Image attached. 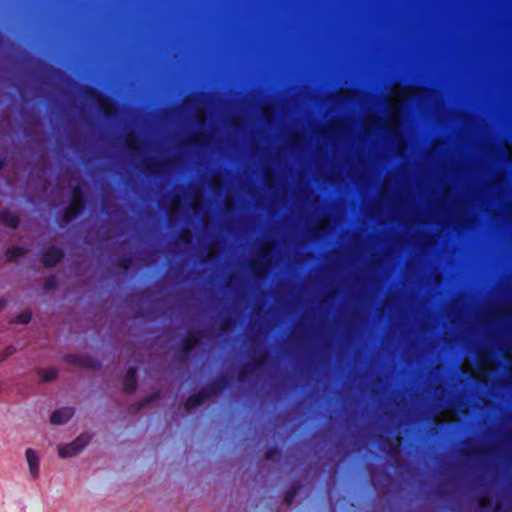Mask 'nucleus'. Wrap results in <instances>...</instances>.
<instances>
[{
  "label": "nucleus",
  "mask_w": 512,
  "mask_h": 512,
  "mask_svg": "<svg viewBox=\"0 0 512 512\" xmlns=\"http://www.w3.org/2000/svg\"><path fill=\"white\" fill-rule=\"evenodd\" d=\"M86 205V196L83 187L79 184L71 188V201L64 209L62 217L66 223L77 218Z\"/></svg>",
  "instance_id": "f03ea898"
},
{
  "label": "nucleus",
  "mask_w": 512,
  "mask_h": 512,
  "mask_svg": "<svg viewBox=\"0 0 512 512\" xmlns=\"http://www.w3.org/2000/svg\"><path fill=\"white\" fill-rule=\"evenodd\" d=\"M125 142H126L128 149L131 152L135 153L140 150L141 141L139 140L138 136H136L135 134H132V133L128 134Z\"/></svg>",
  "instance_id": "a211bd4d"
},
{
  "label": "nucleus",
  "mask_w": 512,
  "mask_h": 512,
  "mask_svg": "<svg viewBox=\"0 0 512 512\" xmlns=\"http://www.w3.org/2000/svg\"><path fill=\"white\" fill-rule=\"evenodd\" d=\"M498 509H499V506H498V505H496V507H495V509H494V512H497V511H498Z\"/></svg>",
  "instance_id": "473e14b6"
},
{
  "label": "nucleus",
  "mask_w": 512,
  "mask_h": 512,
  "mask_svg": "<svg viewBox=\"0 0 512 512\" xmlns=\"http://www.w3.org/2000/svg\"><path fill=\"white\" fill-rule=\"evenodd\" d=\"M478 505H479V508L481 510H484L485 508L490 506V501L487 500L484 496H480L479 497V501H478Z\"/></svg>",
  "instance_id": "cd10ccee"
},
{
  "label": "nucleus",
  "mask_w": 512,
  "mask_h": 512,
  "mask_svg": "<svg viewBox=\"0 0 512 512\" xmlns=\"http://www.w3.org/2000/svg\"><path fill=\"white\" fill-rule=\"evenodd\" d=\"M259 256L261 261L252 260L249 262V268L256 276H259L261 272L266 268L265 262L270 261L272 258L271 254L265 248L260 250Z\"/></svg>",
  "instance_id": "9d476101"
},
{
  "label": "nucleus",
  "mask_w": 512,
  "mask_h": 512,
  "mask_svg": "<svg viewBox=\"0 0 512 512\" xmlns=\"http://www.w3.org/2000/svg\"><path fill=\"white\" fill-rule=\"evenodd\" d=\"M40 373L43 382H51L57 378L58 370L54 367H51L46 370H40Z\"/></svg>",
  "instance_id": "6ab92c4d"
},
{
  "label": "nucleus",
  "mask_w": 512,
  "mask_h": 512,
  "mask_svg": "<svg viewBox=\"0 0 512 512\" xmlns=\"http://www.w3.org/2000/svg\"><path fill=\"white\" fill-rule=\"evenodd\" d=\"M84 95L89 101L97 105L99 111L106 119H113L118 114V103L95 87L87 86Z\"/></svg>",
  "instance_id": "f257e3e1"
},
{
  "label": "nucleus",
  "mask_w": 512,
  "mask_h": 512,
  "mask_svg": "<svg viewBox=\"0 0 512 512\" xmlns=\"http://www.w3.org/2000/svg\"><path fill=\"white\" fill-rule=\"evenodd\" d=\"M209 396L207 395L206 391H204V388H202L199 392L191 394L185 401V409L191 410L196 407H199L202 405Z\"/></svg>",
  "instance_id": "f8f14e48"
},
{
  "label": "nucleus",
  "mask_w": 512,
  "mask_h": 512,
  "mask_svg": "<svg viewBox=\"0 0 512 512\" xmlns=\"http://www.w3.org/2000/svg\"><path fill=\"white\" fill-rule=\"evenodd\" d=\"M64 361L84 368L96 369L98 367L97 360L86 355L67 354L64 356Z\"/></svg>",
  "instance_id": "0eeeda50"
},
{
  "label": "nucleus",
  "mask_w": 512,
  "mask_h": 512,
  "mask_svg": "<svg viewBox=\"0 0 512 512\" xmlns=\"http://www.w3.org/2000/svg\"><path fill=\"white\" fill-rule=\"evenodd\" d=\"M137 388V368L132 366L126 371L123 381V389L127 394L133 393Z\"/></svg>",
  "instance_id": "9b49d317"
},
{
  "label": "nucleus",
  "mask_w": 512,
  "mask_h": 512,
  "mask_svg": "<svg viewBox=\"0 0 512 512\" xmlns=\"http://www.w3.org/2000/svg\"><path fill=\"white\" fill-rule=\"evenodd\" d=\"M165 166V162H159L154 159H150L146 162V168L151 174H158L159 170Z\"/></svg>",
  "instance_id": "aec40b11"
},
{
  "label": "nucleus",
  "mask_w": 512,
  "mask_h": 512,
  "mask_svg": "<svg viewBox=\"0 0 512 512\" xmlns=\"http://www.w3.org/2000/svg\"><path fill=\"white\" fill-rule=\"evenodd\" d=\"M91 435L83 433L74 439L71 443L59 445L58 454L61 458H69L80 453L90 442Z\"/></svg>",
  "instance_id": "7ed1b4c3"
},
{
  "label": "nucleus",
  "mask_w": 512,
  "mask_h": 512,
  "mask_svg": "<svg viewBox=\"0 0 512 512\" xmlns=\"http://www.w3.org/2000/svg\"><path fill=\"white\" fill-rule=\"evenodd\" d=\"M203 333L200 330H189L181 339L180 354L182 358H187L194 347L200 342Z\"/></svg>",
  "instance_id": "20e7f679"
},
{
  "label": "nucleus",
  "mask_w": 512,
  "mask_h": 512,
  "mask_svg": "<svg viewBox=\"0 0 512 512\" xmlns=\"http://www.w3.org/2000/svg\"><path fill=\"white\" fill-rule=\"evenodd\" d=\"M6 304H7L6 299L0 298V310L3 309Z\"/></svg>",
  "instance_id": "c756f323"
},
{
  "label": "nucleus",
  "mask_w": 512,
  "mask_h": 512,
  "mask_svg": "<svg viewBox=\"0 0 512 512\" xmlns=\"http://www.w3.org/2000/svg\"><path fill=\"white\" fill-rule=\"evenodd\" d=\"M75 410L72 407H61L53 411L50 416V422L53 425H62L67 423L74 415Z\"/></svg>",
  "instance_id": "1a4fd4ad"
},
{
  "label": "nucleus",
  "mask_w": 512,
  "mask_h": 512,
  "mask_svg": "<svg viewBox=\"0 0 512 512\" xmlns=\"http://www.w3.org/2000/svg\"><path fill=\"white\" fill-rule=\"evenodd\" d=\"M229 385L230 378L227 375H220L203 388L204 391H206L207 395L210 397L219 394L220 392L228 388Z\"/></svg>",
  "instance_id": "6e6552de"
},
{
  "label": "nucleus",
  "mask_w": 512,
  "mask_h": 512,
  "mask_svg": "<svg viewBox=\"0 0 512 512\" xmlns=\"http://www.w3.org/2000/svg\"><path fill=\"white\" fill-rule=\"evenodd\" d=\"M5 164H6V159L5 158H0V171L3 169Z\"/></svg>",
  "instance_id": "7c9ffc66"
},
{
  "label": "nucleus",
  "mask_w": 512,
  "mask_h": 512,
  "mask_svg": "<svg viewBox=\"0 0 512 512\" xmlns=\"http://www.w3.org/2000/svg\"><path fill=\"white\" fill-rule=\"evenodd\" d=\"M172 201L173 202L180 201V197L179 196H175V197H173Z\"/></svg>",
  "instance_id": "2f4dec72"
},
{
  "label": "nucleus",
  "mask_w": 512,
  "mask_h": 512,
  "mask_svg": "<svg viewBox=\"0 0 512 512\" xmlns=\"http://www.w3.org/2000/svg\"><path fill=\"white\" fill-rule=\"evenodd\" d=\"M132 258L130 256H122L117 259L116 265L122 270H128L132 265Z\"/></svg>",
  "instance_id": "412c9836"
},
{
  "label": "nucleus",
  "mask_w": 512,
  "mask_h": 512,
  "mask_svg": "<svg viewBox=\"0 0 512 512\" xmlns=\"http://www.w3.org/2000/svg\"><path fill=\"white\" fill-rule=\"evenodd\" d=\"M16 352V348L13 345H8L4 348V350L0 353V362L5 361L7 358L12 356Z\"/></svg>",
  "instance_id": "5701e85b"
},
{
  "label": "nucleus",
  "mask_w": 512,
  "mask_h": 512,
  "mask_svg": "<svg viewBox=\"0 0 512 512\" xmlns=\"http://www.w3.org/2000/svg\"><path fill=\"white\" fill-rule=\"evenodd\" d=\"M64 256V251L61 248L57 246H50L41 253L40 260L45 268L50 269L59 264L63 260Z\"/></svg>",
  "instance_id": "39448f33"
},
{
  "label": "nucleus",
  "mask_w": 512,
  "mask_h": 512,
  "mask_svg": "<svg viewBox=\"0 0 512 512\" xmlns=\"http://www.w3.org/2000/svg\"><path fill=\"white\" fill-rule=\"evenodd\" d=\"M159 396H160V391H156V392L152 393L151 395L147 396L146 398H144L139 403H137L135 405H132L130 407V409H129V412L130 413H136V412L140 411L145 406H147L150 403L156 401L159 398Z\"/></svg>",
  "instance_id": "dca6fc26"
},
{
  "label": "nucleus",
  "mask_w": 512,
  "mask_h": 512,
  "mask_svg": "<svg viewBox=\"0 0 512 512\" xmlns=\"http://www.w3.org/2000/svg\"><path fill=\"white\" fill-rule=\"evenodd\" d=\"M268 354L267 352H261L259 353L253 360L250 367H244L238 372V380L240 382L246 381L250 375L252 374V371L254 368H261L264 367L267 363Z\"/></svg>",
  "instance_id": "423d86ee"
},
{
  "label": "nucleus",
  "mask_w": 512,
  "mask_h": 512,
  "mask_svg": "<svg viewBox=\"0 0 512 512\" xmlns=\"http://www.w3.org/2000/svg\"><path fill=\"white\" fill-rule=\"evenodd\" d=\"M280 454H281L280 450L277 447H273V448L268 449L265 452V459L266 460H274L275 457L280 456Z\"/></svg>",
  "instance_id": "bb28decb"
},
{
  "label": "nucleus",
  "mask_w": 512,
  "mask_h": 512,
  "mask_svg": "<svg viewBox=\"0 0 512 512\" xmlns=\"http://www.w3.org/2000/svg\"><path fill=\"white\" fill-rule=\"evenodd\" d=\"M300 488V485H293L285 491L284 502L287 504V506H291L293 504Z\"/></svg>",
  "instance_id": "f3484780"
},
{
  "label": "nucleus",
  "mask_w": 512,
  "mask_h": 512,
  "mask_svg": "<svg viewBox=\"0 0 512 512\" xmlns=\"http://www.w3.org/2000/svg\"><path fill=\"white\" fill-rule=\"evenodd\" d=\"M58 286V281L55 276H51L48 278L43 285L45 291H50L56 289Z\"/></svg>",
  "instance_id": "b1692460"
},
{
  "label": "nucleus",
  "mask_w": 512,
  "mask_h": 512,
  "mask_svg": "<svg viewBox=\"0 0 512 512\" xmlns=\"http://www.w3.org/2000/svg\"><path fill=\"white\" fill-rule=\"evenodd\" d=\"M32 314L30 311L25 310L18 314L15 318V322L19 324H28L31 321Z\"/></svg>",
  "instance_id": "4be33fe9"
},
{
  "label": "nucleus",
  "mask_w": 512,
  "mask_h": 512,
  "mask_svg": "<svg viewBox=\"0 0 512 512\" xmlns=\"http://www.w3.org/2000/svg\"><path fill=\"white\" fill-rule=\"evenodd\" d=\"M0 221L8 228L17 229L20 225V218L9 209H4L0 213Z\"/></svg>",
  "instance_id": "4468645a"
},
{
  "label": "nucleus",
  "mask_w": 512,
  "mask_h": 512,
  "mask_svg": "<svg viewBox=\"0 0 512 512\" xmlns=\"http://www.w3.org/2000/svg\"><path fill=\"white\" fill-rule=\"evenodd\" d=\"M26 253H27V249L26 248L13 245V246H10L6 250L5 255H6V258H7L8 262L15 263V262H17L19 257L24 256Z\"/></svg>",
  "instance_id": "2eb2a0df"
},
{
  "label": "nucleus",
  "mask_w": 512,
  "mask_h": 512,
  "mask_svg": "<svg viewBox=\"0 0 512 512\" xmlns=\"http://www.w3.org/2000/svg\"><path fill=\"white\" fill-rule=\"evenodd\" d=\"M485 452H486V451H484V450H480V449H478V448H475V449H472V450H470V449H463V450L461 451V455H462L463 457L470 458V457H471V456H473V455L483 454V453H485Z\"/></svg>",
  "instance_id": "a878e982"
},
{
  "label": "nucleus",
  "mask_w": 512,
  "mask_h": 512,
  "mask_svg": "<svg viewBox=\"0 0 512 512\" xmlns=\"http://www.w3.org/2000/svg\"><path fill=\"white\" fill-rule=\"evenodd\" d=\"M319 232H320V229H319V228H313V229H311V230H310V233H311L313 236H315V237H316V236H318Z\"/></svg>",
  "instance_id": "c85d7f7f"
},
{
  "label": "nucleus",
  "mask_w": 512,
  "mask_h": 512,
  "mask_svg": "<svg viewBox=\"0 0 512 512\" xmlns=\"http://www.w3.org/2000/svg\"><path fill=\"white\" fill-rule=\"evenodd\" d=\"M26 459L29 466V472L34 479L39 476V457L35 450L28 448L26 450Z\"/></svg>",
  "instance_id": "ddd939ff"
},
{
  "label": "nucleus",
  "mask_w": 512,
  "mask_h": 512,
  "mask_svg": "<svg viewBox=\"0 0 512 512\" xmlns=\"http://www.w3.org/2000/svg\"><path fill=\"white\" fill-rule=\"evenodd\" d=\"M234 324H235L234 319L230 316H227L222 319L220 328L222 331H227Z\"/></svg>",
  "instance_id": "393cba45"
}]
</instances>
